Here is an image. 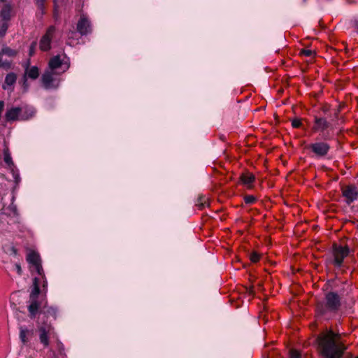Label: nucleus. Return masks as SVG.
Returning a JSON list of instances; mask_svg holds the SVG:
<instances>
[{
	"mask_svg": "<svg viewBox=\"0 0 358 358\" xmlns=\"http://www.w3.org/2000/svg\"><path fill=\"white\" fill-rule=\"evenodd\" d=\"M317 341L324 358H342L347 349L340 336L332 331L320 334Z\"/></svg>",
	"mask_w": 358,
	"mask_h": 358,
	"instance_id": "f257e3e1",
	"label": "nucleus"
},
{
	"mask_svg": "<svg viewBox=\"0 0 358 358\" xmlns=\"http://www.w3.org/2000/svg\"><path fill=\"white\" fill-rule=\"evenodd\" d=\"M45 0H36L38 4H39L40 6H43V3Z\"/></svg>",
	"mask_w": 358,
	"mask_h": 358,
	"instance_id": "2f4dec72",
	"label": "nucleus"
},
{
	"mask_svg": "<svg viewBox=\"0 0 358 358\" xmlns=\"http://www.w3.org/2000/svg\"><path fill=\"white\" fill-rule=\"evenodd\" d=\"M245 202L248 204H252L256 201V198L252 195H247L244 198Z\"/></svg>",
	"mask_w": 358,
	"mask_h": 358,
	"instance_id": "5701e85b",
	"label": "nucleus"
},
{
	"mask_svg": "<svg viewBox=\"0 0 358 358\" xmlns=\"http://www.w3.org/2000/svg\"><path fill=\"white\" fill-rule=\"evenodd\" d=\"M6 29H7V25L6 23H3L2 25L1 29L0 30V35L3 36L5 34Z\"/></svg>",
	"mask_w": 358,
	"mask_h": 358,
	"instance_id": "c756f323",
	"label": "nucleus"
},
{
	"mask_svg": "<svg viewBox=\"0 0 358 358\" xmlns=\"http://www.w3.org/2000/svg\"><path fill=\"white\" fill-rule=\"evenodd\" d=\"M45 313L48 314V315H51V316L55 317L57 310L53 307H49L45 310Z\"/></svg>",
	"mask_w": 358,
	"mask_h": 358,
	"instance_id": "b1692460",
	"label": "nucleus"
},
{
	"mask_svg": "<svg viewBox=\"0 0 358 358\" xmlns=\"http://www.w3.org/2000/svg\"><path fill=\"white\" fill-rule=\"evenodd\" d=\"M259 259V255L256 253V252H253L250 255V260L252 262H257Z\"/></svg>",
	"mask_w": 358,
	"mask_h": 358,
	"instance_id": "cd10ccee",
	"label": "nucleus"
},
{
	"mask_svg": "<svg viewBox=\"0 0 358 358\" xmlns=\"http://www.w3.org/2000/svg\"><path fill=\"white\" fill-rule=\"evenodd\" d=\"M3 159L7 165L8 169L10 171L15 182L18 184L20 182V176L18 170L13 164L12 157L7 148L3 150Z\"/></svg>",
	"mask_w": 358,
	"mask_h": 358,
	"instance_id": "ddd939ff",
	"label": "nucleus"
},
{
	"mask_svg": "<svg viewBox=\"0 0 358 358\" xmlns=\"http://www.w3.org/2000/svg\"><path fill=\"white\" fill-rule=\"evenodd\" d=\"M289 358H301V357L298 351L292 350L290 351Z\"/></svg>",
	"mask_w": 358,
	"mask_h": 358,
	"instance_id": "bb28decb",
	"label": "nucleus"
},
{
	"mask_svg": "<svg viewBox=\"0 0 358 358\" xmlns=\"http://www.w3.org/2000/svg\"><path fill=\"white\" fill-rule=\"evenodd\" d=\"M301 124V122L299 119H294L292 120V125L294 128H299Z\"/></svg>",
	"mask_w": 358,
	"mask_h": 358,
	"instance_id": "c85d7f7f",
	"label": "nucleus"
},
{
	"mask_svg": "<svg viewBox=\"0 0 358 358\" xmlns=\"http://www.w3.org/2000/svg\"><path fill=\"white\" fill-rule=\"evenodd\" d=\"M331 124L329 122L326 117L314 116L313 124L311 128L314 133H322V138L324 140H328L330 138L328 130L331 129Z\"/></svg>",
	"mask_w": 358,
	"mask_h": 358,
	"instance_id": "6e6552de",
	"label": "nucleus"
},
{
	"mask_svg": "<svg viewBox=\"0 0 358 358\" xmlns=\"http://www.w3.org/2000/svg\"><path fill=\"white\" fill-rule=\"evenodd\" d=\"M29 62L28 61L27 62L25 69H24V74L23 76V85L24 87H27V78H30L32 80H36L38 76H39V69L36 66H29Z\"/></svg>",
	"mask_w": 358,
	"mask_h": 358,
	"instance_id": "dca6fc26",
	"label": "nucleus"
},
{
	"mask_svg": "<svg viewBox=\"0 0 358 358\" xmlns=\"http://www.w3.org/2000/svg\"><path fill=\"white\" fill-rule=\"evenodd\" d=\"M350 250L348 245L334 243L332 245L329 262L334 266L341 268L343 266L345 258L350 255Z\"/></svg>",
	"mask_w": 358,
	"mask_h": 358,
	"instance_id": "20e7f679",
	"label": "nucleus"
},
{
	"mask_svg": "<svg viewBox=\"0 0 358 358\" xmlns=\"http://www.w3.org/2000/svg\"><path fill=\"white\" fill-rule=\"evenodd\" d=\"M36 43H35V42H34V43H33L31 44V47H30V55H32L33 51H34V48H35V47H36Z\"/></svg>",
	"mask_w": 358,
	"mask_h": 358,
	"instance_id": "7c9ffc66",
	"label": "nucleus"
},
{
	"mask_svg": "<svg viewBox=\"0 0 358 358\" xmlns=\"http://www.w3.org/2000/svg\"><path fill=\"white\" fill-rule=\"evenodd\" d=\"M38 333L40 343L45 348L50 345V337L53 334V327L49 324H42L38 326Z\"/></svg>",
	"mask_w": 358,
	"mask_h": 358,
	"instance_id": "9d476101",
	"label": "nucleus"
},
{
	"mask_svg": "<svg viewBox=\"0 0 358 358\" xmlns=\"http://www.w3.org/2000/svg\"><path fill=\"white\" fill-rule=\"evenodd\" d=\"M57 345H58L59 350H63V345H62V343L58 342Z\"/></svg>",
	"mask_w": 358,
	"mask_h": 358,
	"instance_id": "72a5a7b5",
	"label": "nucleus"
},
{
	"mask_svg": "<svg viewBox=\"0 0 358 358\" xmlns=\"http://www.w3.org/2000/svg\"><path fill=\"white\" fill-rule=\"evenodd\" d=\"M342 194L348 204H350L358 198V190L355 186L349 185L343 188Z\"/></svg>",
	"mask_w": 358,
	"mask_h": 358,
	"instance_id": "f3484780",
	"label": "nucleus"
},
{
	"mask_svg": "<svg viewBox=\"0 0 358 358\" xmlns=\"http://www.w3.org/2000/svg\"><path fill=\"white\" fill-rule=\"evenodd\" d=\"M241 182L247 186L248 188H250L252 185V183L254 182L255 180V176L251 173H243L240 177Z\"/></svg>",
	"mask_w": 358,
	"mask_h": 358,
	"instance_id": "6ab92c4d",
	"label": "nucleus"
},
{
	"mask_svg": "<svg viewBox=\"0 0 358 358\" xmlns=\"http://www.w3.org/2000/svg\"><path fill=\"white\" fill-rule=\"evenodd\" d=\"M34 113L32 108L15 107L8 110L6 118L8 121L25 120L32 117Z\"/></svg>",
	"mask_w": 358,
	"mask_h": 358,
	"instance_id": "423d86ee",
	"label": "nucleus"
},
{
	"mask_svg": "<svg viewBox=\"0 0 358 358\" xmlns=\"http://www.w3.org/2000/svg\"><path fill=\"white\" fill-rule=\"evenodd\" d=\"M16 55V51L8 48L5 47L2 48L0 52V66H7L9 65L10 62L3 59L4 56H8V57H13Z\"/></svg>",
	"mask_w": 358,
	"mask_h": 358,
	"instance_id": "a211bd4d",
	"label": "nucleus"
},
{
	"mask_svg": "<svg viewBox=\"0 0 358 358\" xmlns=\"http://www.w3.org/2000/svg\"><path fill=\"white\" fill-rule=\"evenodd\" d=\"M12 269L16 271V272L18 275H21L22 268H21L20 264H18V263L14 264L13 265Z\"/></svg>",
	"mask_w": 358,
	"mask_h": 358,
	"instance_id": "a878e982",
	"label": "nucleus"
},
{
	"mask_svg": "<svg viewBox=\"0 0 358 358\" xmlns=\"http://www.w3.org/2000/svg\"><path fill=\"white\" fill-rule=\"evenodd\" d=\"M55 27L54 26H50L46 33L43 36L40 41V49L43 51H48L51 48V40L55 34Z\"/></svg>",
	"mask_w": 358,
	"mask_h": 358,
	"instance_id": "4468645a",
	"label": "nucleus"
},
{
	"mask_svg": "<svg viewBox=\"0 0 358 358\" xmlns=\"http://www.w3.org/2000/svg\"><path fill=\"white\" fill-rule=\"evenodd\" d=\"M77 30L81 35H87L92 31L91 23L86 15H80L77 24Z\"/></svg>",
	"mask_w": 358,
	"mask_h": 358,
	"instance_id": "2eb2a0df",
	"label": "nucleus"
},
{
	"mask_svg": "<svg viewBox=\"0 0 358 358\" xmlns=\"http://www.w3.org/2000/svg\"><path fill=\"white\" fill-rule=\"evenodd\" d=\"M341 306V296L335 292H329L325 294L324 298L317 303L316 315L317 317L329 320L338 311Z\"/></svg>",
	"mask_w": 358,
	"mask_h": 358,
	"instance_id": "f03ea898",
	"label": "nucleus"
},
{
	"mask_svg": "<svg viewBox=\"0 0 358 358\" xmlns=\"http://www.w3.org/2000/svg\"><path fill=\"white\" fill-rule=\"evenodd\" d=\"M5 1V0H0V1H2V2H3V1Z\"/></svg>",
	"mask_w": 358,
	"mask_h": 358,
	"instance_id": "4c0bfd02",
	"label": "nucleus"
},
{
	"mask_svg": "<svg viewBox=\"0 0 358 358\" xmlns=\"http://www.w3.org/2000/svg\"><path fill=\"white\" fill-rule=\"evenodd\" d=\"M301 54L306 57H311L313 55V52L311 50L303 49L301 50Z\"/></svg>",
	"mask_w": 358,
	"mask_h": 358,
	"instance_id": "393cba45",
	"label": "nucleus"
},
{
	"mask_svg": "<svg viewBox=\"0 0 358 358\" xmlns=\"http://www.w3.org/2000/svg\"><path fill=\"white\" fill-rule=\"evenodd\" d=\"M29 334V331L24 327H20L19 337L23 344H26L29 341L27 335Z\"/></svg>",
	"mask_w": 358,
	"mask_h": 358,
	"instance_id": "412c9836",
	"label": "nucleus"
},
{
	"mask_svg": "<svg viewBox=\"0 0 358 358\" xmlns=\"http://www.w3.org/2000/svg\"><path fill=\"white\" fill-rule=\"evenodd\" d=\"M67 43H68V44H69V45H73V42H71V41H68V42H67Z\"/></svg>",
	"mask_w": 358,
	"mask_h": 358,
	"instance_id": "f704fd0d",
	"label": "nucleus"
},
{
	"mask_svg": "<svg viewBox=\"0 0 358 358\" xmlns=\"http://www.w3.org/2000/svg\"><path fill=\"white\" fill-rule=\"evenodd\" d=\"M17 80V76L14 73H10L6 75L5 78V83L3 85L4 90H10V87L15 83Z\"/></svg>",
	"mask_w": 358,
	"mask_h": 358,
	"instance_id": "aec40b11",
	"label": "nucleus"
},
{
	"mask_svg": "<svg viewBox=\"0 0 358 358\" xmlns=\"http://www.w3.org/2000/svg\"><path fill=\"white\" fill-rule=\"evenodd\" d=\"M357 229H358V224H357Z\"/></svg>",
	"mask_w": 358,
	"mask_h": 358,
	"instance_id": "58836bf2",
	"label": "nucleus"
},
{
	"mask_svg": "<svg viewBox=\"0 0 358 358\" xmlns=\"http://www.w3.org/2000/svg\"><path fill=\"white\" fill-rule=\"evenodd\" d=\"M40 278L34 277L33 282V289L29 296V301L28 305V311L30 318H35L36 315L41 311L42 308H45L46 302L43 300L38 299L40 293L39 286L41 282H39Z\"/></svg>",
	"mask_w": 358,
	"mask_h": 358,
	"instance_id": "7ed1b4c3",
	"label": "nucleus"
},
{
	"mask_svg": "<svg viewBox=\"0 0 358 358\" xmlns=\"http://www.w3.org/2000/svg\"><path fill=\"white\" fill-rule=\"evenodd\" d=\"M61 74L59 72L45 71L41 78L43 87L45 89L57 88L61 82V79L59 77Z\"/></svg>",
	"mask_w": 358,
	"mask_h": 358,
	"instance_id": "1a4fd4ad",
	"label": "nucleus"
},
{
	"mask_svg": "<svg viewBox=\"0 0 358 358\" xmlns=\"http://www.w3.org/2000/svg\"><path fill=\"white\" fill-rule=\"evenodd\" d=\"M0 220H5L8 224L18 222V215L16 207L11 203L8 206H3L0 210Z\"/></svg>",
	"mask_w": 358,
	"mask_h": 358,
	"instance_id": "9b49d317",
	"label": "nucleus"
},
{
	"mask_svg": "<svg viewBox=\"0 0 358 358\" xmlns=\"http://www.w3.org/2000/svg\"><path fill=\"white\" fill-rule=\"evenodd\" d=\"M75 34V33H74L73 31H71V32H69V33L68 34V38H69V40H70V39H71V35H73V34Z\"/></svg>",
	"mask_w": 358,
	"mask_h": 358,
	"instance_id": "473e14b6",
	"label": "nucleus"
},
{
	"mask_svg": "<svg viewBox=\"0 0 358 358\" xmlns=\"http://www.w3.org/2000/svg\"><path fill=\"white\" fill-rule=\"evenodd\" d=\"M11 7L9 5H5L1 10V16L4 20L10 19Z\"/></svg>",
	"mask_w": 358,
	"mask_h": 358,
	"instance_id": "4be33fe9",
	"label": "nucleus"
},
{
	"mask_svg": "<svg viewBox=\"0 0 358 358\" xmlns=\"http://www.w3.org/2000/svg\"><path fill=\"white\" fill-rule=\"evenodd\" d=\"M27 261L30 264L31 271L32 273L35 272L37 273L38 275L36 277L40 278L39 282H42L43 287L45 288L47 286V281L45 278L39 255L34 251H30L27 254Z\"/></svg>",
	"mask_w": 358,
	"mask_h": 358,
	"instance_id": "39448f33",
	"label": "nucleus"
},
{
	"mask_svg": "<svg viewBox=\"0 0 358 358\" xmlns=\"http://www.w3.org/2000/svg\"><path fill=\"white\" fill-rule=\"evenodd\" d=\"M307 148L317 157H325L330 150L329 144L325 141L314 142L313 143L309 144Z\"/></svg>",
	"mask_w": 358,
	"mask_h": 358,
	"instance_id": "f8f14e48",
	"label": "nucleus"
},
{
	"mask_svg": "<svg viewBox=\"0 0 358 358\" xmlns=\"http://www.w3.org/2000/svg\"><path fill=\"white\" fill-rule=\"evenodd\" d=\"M323 110H324V112H326V111H327V109H326L325 108H323Z\"/></svg>",
	"mask_w": 358,
	"mask_h": 358,
	"instance_id": "e433bc0d",
	"label": "nucleus"
},
{
	"mask_svg": "<svg viewBox=\"0 0 358 358\" xmlns=\"http://www.w3.org/2000/svg\"><path fill=\"white\" fill-rule=\"evenodd\" d=\"M70 66L69 59L65 55H56L52 57L48 63L49 69L47 71L59 72L63 73L66 71Z\"/></svg>",
	"mask_w": 358,
	"mask_h": 358,
	"instance_id": "0eeeda50",
	"label": "nucleus"
},
{
	"mask_svg": "<svg viewBox=\"0 0 358 358\" xmlns=\"http://www.w3.org/2000/svg\"><path fill=\"white\" fill-rule=\"evenodd\" d=\"M13 251L14 254L15 255V254H16V251H15V249H13Z\"/></svg>",
	"mask_w": 358,
	"mask_h": 358,
	"instance_id": "c9c22d12",
	"label": "nucleus"
}]
</instances>
